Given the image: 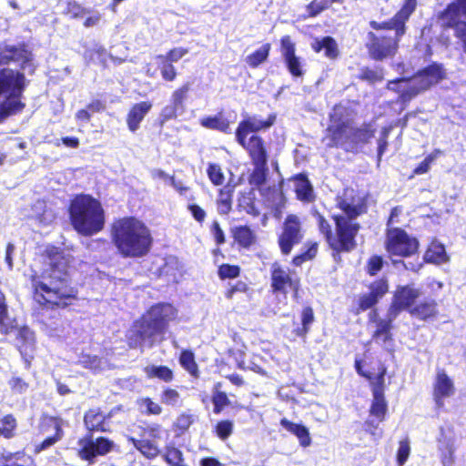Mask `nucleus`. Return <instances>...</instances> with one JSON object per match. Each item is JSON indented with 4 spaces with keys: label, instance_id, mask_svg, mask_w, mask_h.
Masks as SVG:
<instances>
[{
    "label": "nucleus",
    "instance_id": "nucleus-17",
    "mask_svg": "<svg viewBox=\"0 0 466 466\" xmlns=\"http://www.w3.org/2000/svg\"><path fill=\"white\" fill-rule=\"evenodd\" d=\"M370 53L374 59L382 60L394 56L397 52L400 38L396 36L393 38L387 36L378 37L374 34H370Z\"/></svg>",
    "mask_w": 466,
    "mask_h": 466
},
{
    "label": "nucleus",
    "instance_id": "nucleus-58",
    "mask_svg": "<svg viewBox=\"0 0 466 466\" xmlns=\"http://www.w3.org/2000/svg\"><path fill=\"white\" fill-rule=\"evenodd\" d=\"M228 402V398L226 393L221 391L215 393L213 396L214 412L220 413Z\"/></svg>",
    "mask_w": 466,
    "mask_h": 466
},
{
    "label": "nucleus",
    "instance_id": "nucleus-23",
    "mask_svg": "<svg viewBox=\"0 0 466 466\" xmlns=\"http://www.w3.org/2000/svg\"><path fill=\"white\" fill-rule=\"evenodd\" d=\"M280 425L289 432L295 435L302 447H309L311 444V438L309 429L302 424L294 423L286 418L280 420Z\"/></svg>",
    "mask_w": 466,
    "mask_h": 466
},
{
    "label": "nucleus",
    "instance_id": "nucleus-31",
    "mask_svg": "<svg viewBox=\"0 0 466 466\" xmlns=\"http://www.w3.org/2000/svg\"><path fill=\"white\" fill-rule=\"evenodd\" d=\"M270 48V44H264L258 50L246 57L247 64L253 68L258 67L267 60Z\"/></svg>",
    "mask_w": 466,
    "mask_h": 466
},
{
    "label": "nucleus",
    "instance_id": "nucleus-56",
    "mask_svg": "<svg viewBox=\"0 0 466 466\" xmlns=\"http://www.w3.org/2000/svg\"><path fill=\"white\" fill-rule=\"evenodd\" d=\"M233 431V423L229 420H222L217 424L216 432L221 440L228 439Z\"/></svg>",
    "mask_w": 466,
    "mask_h": 466
},
{
    "label": "nucleus",
    "instance_id": "nucleus-54",
    "mask_svg": "<svg viewBox=\"0 0 466 466\" xmlns=\"http://www.w3.org/2000/svg\"><path fill=\"white\" fill-rule=\"evenodd\" d=\"M440 150H436L428 157L414 169V174L421 175L429 171L431 163L436 159L437 156L441 154Z\"/></svg>",
    "mask_w": 466,
    "mask_h": 466
},
{
    "label": "nucleus",
    "instance_id": "nucleus-34",
    "mask_svg": "<svg viewBox=\"0 0 466 466\" xmlns=\"http://www.w3.org/2000/svg\"><path fill=\"white\" fill-rule=\"evenodd\" d=\"M179 362L192 376L198 377V369L192 351L183 350L179 357Z\"/></svg>",
    "mask_w": 466,
    "mask_h": 466
},
{
    "label": "nucleus",
    "instance_id": "nucleus-51",
    "mask_svg": "<svg viewBox=\"0 0 466 466\" xmlns=\"http://www.w3.org/2000/svg\"><path fill=\"white\" fill-rule=\"evenodd\" d=\"M55 428L56 431V435L54 437H49L46 439L39 446L36 447V451L39 452L41 451L47 449L48 447L54 445L57 441L61 439L63 432L59 422L56 420L55 421Z\"/></svg>",
    "mask_w": 466,
    "mask_h": 466
},
{
    "label": "nucleus",
    "instance_id": "nucleus-7",
    "mask_svg": "<svg viewBox=\"0 0 466 466\" xmlns=\"http://www.w3.org/2000/svg\"><path fill=\"white\" fill-rule=\"evenodd\" d=\"M24 87L23 74L10 68L0 70V123L23 109L19 97Z\"/></svg>",
    "mask_w": 466,
    "mask_h": 466
},
{
    "label": "nucleus",
    "instance_id": "nucleus-9",
    "mask_svg": "<svg viewBox=\"0 0 466 466\" xmlns=\"http://www.w3.org/2000/svg\"><path fill=\"white\" fill-rule=\"evenodd\" d=\"M418 241L400 228L388 230L386 248L390 256L410 257L418 250Z\"/></svg>",
    "mask_w": 466,
    "mask_h": 466
},
{
    "label": "nucleus",
    "instance_id": "nucleus-64",
    "mask_svg": "<svg viewBox=\"0 0 466 466\" xmlns=\"http://www.w3.org/2000/svg\"><path fill=\"white\" fill-rule=\"evenodd\" d=\"M379 299H377L370 292L364 294L360 298V308L362 310H366L374 306Z\"/></svg>",
    "mask_w": 466,
    "mask_h": 466
},
{
    "label": "nucleus",
    "instance_id": "nucleus-47",
    "mask_svg": "<svg viewBox=\"0 0 466 466\" xmlns=\"http://www.w3.org/2000/svg\"><path fill=\"white\" fill-rule=\"evenodd\" d=\"M64 12L66 15H70L72 18L81 17L84 15L89 13V11H86L76 2H71V1L66 2V6L64 9Z\"/></svg>",
    "mask_w": 466,
    "mask_h": 466
},
{
    "label": "nucleus",
    "instance_id": "nucleus-38",
    "mask_svg": "<svg viewBox=\"0 0 466 466\" xmlns=\"http://www.w3.org/2000/svg\"><path fill=\"white\" fill-rule=\"evenodd\" d=\"M79 363L86 369L98 371L103 369L104 362L95 355L83 354L79 359Z\"/></svg>",
    "mask_w": 466,
    "mask_h": 466
},
{
    "label": "nucleus",
    "instance_id": "nucleus-44",
    "mask_svg": "<svg viewBox=\"0 0 466 466\" xmlns=\"http://www.w3.org/2000/svg\"><path fill=\"white\" fill-rule=\"evenodd\" d=\"M165 459L171 466H177L183 463L182 452L174 447L167 448Z\"/></svg>",
    "mask_w": 466,
    "mask_h": 466
},
{
    "label": "nucleus",
    "instance_id": "nucleus-5",
    "mask_svg": "<svg viewBox=\"0 0 466 466\" xmlns=\"http://www.w3.org/2000/svg\"><path fill=\"white\" fill-rule=\"evenodd\" d=\"M112 239L124 257H142L146 255L152 243L147 227L135 218H124L112 226Z\"/></svg>",
    "mask_w": 466,
    "mask_h": 466
},
{
    "label": "nucleus",
    "instance_id": "nucleus-29",
    "mask_svg": "<svg viewBox=\"0 0 466 466\" xmlns=\"http://www.w3.org/2000/svg\"><path fill=\"white\" fill-rule=\"evenodd\" d=\"M386 411L387 403L384 395H381L380 390H377L373 394V400L370 410V415L376 417L379 422H381L384 420Z\"/></svg>",
    "mask_w": 466,
    "mask_h": 466
},
{
    "label": "nucleus",
    "instance_id": "nucleus-20",
    "mask_svg": "<svg viewBox=\"0 0 466 466\" xmlns=\"http://www.w3.org/2000/svg\"><path fill=\"white\" fill-rule=\"evenodd\" d=\"M17 347L25 362L26 368H29L31 361L34 358L33 353L35 351V334L26 327H24L18 330L17 334Z\"/></svg>",
    "mask_w": 466,
    "mask_h": 466
},
{
    "label": "nucleus",
    "instance_id": "nucleus-60",
    "mask_svg": "<svg viewBox=\"0 0 466 466\" xmlns=\"http://www.w3.org/2000/svg\"><path fill=\"white\" fill-rule=\"evenodd\" d=\"M179 398V393L176 390L167 389L162 393L161 401L167 405H176Z\"/></svg>",
    "mask_w": 466,
    "mask_h": 466
},
{
    "label": "nucleus",
    "instance_id": "nucleus-43",
    "mask_svg": "<svg viewBox=\"0 0 466 466\" xmlns=\"http://www.w3.org/2000/svg\"><path fill=\"white\" fill-rule=\"evenodd\" d=\"M139 409L142 412H146L147 414H154L158 415L161 413V407L151 400L149 398H143L138 400Z\"/></svg>",
    "mask_w": 466,
    "mask_h": 466
},
{
    "label": "nucleus",
    "instance_id": "nucleus-62",
    "mask_svg": "<svg viewBox=\"0 0 466 466\" xmlns=\"http://www.w3.org/2000/svg\"><path fill=\"white\" fill-rule=\"evenodd\" d=\"M383 259L380 256H373L369 259L368 262V272L370 275L377 274L382 268Z\"/></svg>",
    "mask_w": 466,
    "mask_h": 466
},
{
    "label": "nucleus",
    "instance_id": "nucleus-25",
    "mask_svg": "<svg viewBox=\"0 0 466 466\" xmlns=\"http://www.w3.org/2000/svg\"><path fill=\"white\" fill-rule=\"evenodd\" d=\"M295 191L299 199L309 202L313 200V188L304 175H299L295 178Z\"/></svg>",
    "mask_w": 466,
    "mask_h": 466
},
{
    "label": "nucleus",
    "instance_id": "nucleus-11",
    "mask_svg": "<svg viewBox=\"0 0 466 466\" xmlns=\"http://www.w3.org/2000/svg\"><path fill=\"white\" fill-rule=\"evenodd\" d=\"M303 238L301 221L296 215H289L279 237V245L282 254L289 255L293 246L298 245Z\"/></svg>",
    "mask_w": 466,
    "mask_h": 466
},
{
    "label": "nucleus",
    "instance_id": "nucleus-4",
    "mask_svg": "<svg viewBox=\"0 0 466 466\" xmlns=\"http://www.w3.org/2000/svg\"><path fill=\"white\" fill-rule=\"evenodd\" d=\"M356 112L349 104H339L330 114V124L327 129L329 147H342L352 149L359 143L369 141L374 135L370 125L357 127L354 124Z\"/></svg>",
    "mask_w": 466,
    "mask_h": 466
},
{
    "label": "nucleus",
    "instance_id": "nucleus-45",
    "mask_svg": "<svg viewBox=\"0 0 466 466\" xmlns=\"http://www.w3.org/2000/svg\"><path fill=\"white\" fill-rule=\"evenodd\" d=\"M106 55V49L97 44L85 51L84 56L86 60L95 62L96 59L102 61V57Z\"/></svg>",
    "mask_w": 466,
    "mask_h": 466
},
{
    "label": "nucleus",
    "instance_id": "nucleus-53",
    "mask_svg": "<svg viewBox=\"0 0 466 466\" xmlns=\"http://www.w3.org/2000/svg\"><path fill=\"white\" fill-rule=\"evenodd\" d=\"M160 72L163 79L166 81H173L177 77V71L175 66L170 62L159 61Z\"/></svg>",
    "mask_w": 466,
    "mask_h": 466
},
{
    "label": "nucleus",
    "instance_id": "nucleus-61",
    "mask_svg": "<svg viewBox=\"0 0 466 466\" xmlns=\"http://www.w3.org/2000/svg\"><path fill=\"white\" fill-rule=\"evenodd\" d=\"M9 386L15 393L22 394L28 389V383L19 377H14L9 380Z\"/></svg>",
    "mask_w": 466,
    "mask_h": 466
},
{
    "label": "nucleus",
    "instance_id": "nucleus-30",
    "mask_svg": "<svg viewBox=\"0 0 466 466\" xmlns=\"http://www.w3.org/2000/svg\"><path fill=\"white\" fill-rule=\"evenodd\" d=\"M144 371L148 379L157 378L165 382L173 380V372L167 366L149 365L144 369Z\"/></svg>",
    "mask_w": 466,
    "mask_h": 466
},
{
    "label": "nucleus",
    "instance_id": "nucleus-41",
    "mask_svg": "<svg viewBox=\"0 0 466 466\" xmlns=\"http://www.w3.org/2000/svg\"><path fill=\"white\" fill-rule=\"evenodd\" d=\"M188 53V50L184 47H176L171 49L167 55L157 56L156 58L159 61H166L175 63L179 61L184 56Z\"/></svg>",
    "mask_w": 466,
    "mask_h": 466
},
{
    "label": "nucleus",
    "instance_id": "nucleus-35",
    "mask_svg": "<svg viewBox=\"0 0 466 466\" xmlns=\"http://www.w3.org/2000/svg\"><path fill=\"white\" fill-rule=\"evenodd\" d=\"M201 125L207 128L216 129L225 133L230 131L229 123L226 119L218 116L203 118L201 119Z\"/></svg>",
    "mask_w": 466,
    "mask_h": 466
},
{
    "label": "nucleus",
    "instance_id": "nucleus-52",
    "mask_svg": "<svg viewBox=\"0 0 466 466\" xmlns=\"http://www.w3.org/2000/svg\"><path fill=\"white\" fill-rule=\"evenodd\" d=\"M317 251H318L317 244L316 243L311 244L304 253H302L299 256H296L293 258V264L296 266H300L305 261L313 258L316 256Z\"/></svg>",
    "mask_w": 466,
    "mask_h": 466
},
{
    "label": "nucleus",
    "instance_id": "nucleus-15",
    "mask_svg": "<svg viewBox=\"0 0 466 466\" xmlns=\"http://www.w3.org/2000/svg\"><path fill=\"white\" fill-rule=\"evenodd\" d=\"M432 389L433 399L438 408H442L444 400L455 393L454 382L443 370H437Z\"/></svg>",
    "mask_w": 466,
    "mask_h": 466
},
{
    "label": "nucleus",
    "instance_id": "nucleus-21",
    "mask_svg": "<svg viewBox=\"0 0 466 466\" xmlns=\"http://www.w3.org/2000/svg\"><path fill=\"white\" fill-rule=\"evenodd\" d=\"M31 54L23 46L9 45L0 46V65L7 64L10 61L20 63L23 66L30 61Z\"/></svg>",
    "mask_w": 466,
    "mask_h": 466
},
{
    "label": "nucleus",
    "instance_id": "nucleus-39",
    "mask_svg": "<svg viewBox=\"0 0 466 466\" xmlns=\"http://www.w3.org/2000/svg\"><path fill=\"white\" fill-rule=\"evenodd\" d=\"M332 3L331 0H313L306 6V10L309 16L315 17L328 9Z\"/></svg>",
    "mask_w": 466,
    "mask_h": 466
},
{
    "label": "nucleus",
    "instance_id": "nucleus-32",
    "mask_svg": "<svg viewBox=\"0 0 466 466\" xmlns=\"http://www.w3.org/2000/svg\"><path fill=\"white\" fill-rule=\"evenodd\" d=\"M234 237L236 241L244 248L251 246L256 239L253 231L246 226L236 228Z\"/></svg>",
    "mask_w": 466,
    "mask_h": 466
},
{
    "label": "nucleus",
    "instance_id": "nucleus-1",
    "mask_svg": "<svg viewBox=\"0 0 466 466\" xmlns=\"http://www.w3.org/2000/svg\"><path fill=\"white\" fill-rule=\"evenodd\" d=\"M338 207L344 215L333 217L336 224V233L333 234L329 222L319 212L315 213L320 232L325 236L329 245L338 252L350 251L356 247L355 237L359 225L354 219L363 212V205L360 198L353 196V190H346L338 198Z\"/></svg>",
    "mask_w": 466,
    "mask_h": 466
},
{
    "label": "nucleus",
    "instance_id": "nucleus-14",
    "mask_svg": "<svg viewBox=\"0 0 466 466\" xmlns=\"http://www.w3.org/2000/svg\"><path fill=\"white\" fill-rule=\"evenodd\" d=\"M460 10L455 4L450 5L441 14V20L443 26L454 29V35L462 43L463 52L466 53V22L460 20Z\"/></svg>",
    "mask_w": 466,
    "mask_h": 466
},
{
    "label": "nucleus",
    "instance_id": "nucleus-22",
    "mask_svg": "<svg viewBox=\"0 0 466 466\" xmlns=\"http://www.w3.org/2000/svg\"><path fill=\"white\" fill-rule=\"evenodd\" d=\"M151 108L152 103L149 101H142L131 106L127 116V125L131 132H136L140 127V123Z\"/></svg>",
    "mask_w": 466,
    "mask_h": 466
},
{
    "label": "nucleus",
    "instance_id": "nucleus-28",
    "mask_svg": "<svg viewBox=\"0 0 466 466\" xmlns=\"http://www.w3.org/2000/svg\"><path fill=\"white\" fill-rule=\"evenodd\" d=\"M85 424L89 431H106L105 416L96 410H90L85 415Z\"/></svg>",
    "mask_w": 466,
    "mask_h": 466
},
{
    "label": "nucleus",
    "instance_id": "nucleus-40",
    "mask_svg": "<svg viewBox=\"0 0 466 466\" xmlns=\"http://www.w3.org/2000/svg\"><path fill=\"white\" fill-rule=\"evenodd\" d=\"M1 423L3 425V428H1L2 435L6 439L13 438L16 428L15 418L11 414L6 415L1 420Z\"/></svg>",
    "mask_w": 466,
    "mask_h": 466
},
{
    "label": "nucleus",
    "instance_id": "nucleus-18",
    "mask_svg": "<svg viewBox=\"0 0 466 466\" xmlns=\"http://www.w3.org/2000/svg\"><path fill=\"white\" fill-rule=\"evenodd\" d=\"M276 120L275 115L268 116L267 120H262L258 116H249L247 119L241 121L236 131V137L239 144H244L249 132H256L261 129H267L270 127Z\"/></svg>",
    "mask_w": 466,
    "mask_h": 466
},
{
    "label": "nucleus",
    "instance_id": "nucleus-24",
    "mask_svg": "<svg viewBox=\"0 0 466 466\" xmlns=\"http://www.w3.org/2000/svg\"><path fill=\"white\" fill-rule=\"evenodd\" d=\"M312 48L318 53L324 50L325 56L329 59H334L339 56L338 45L330 36H325L320 40L316 39L312 44Z\"/></svg>",
    "mask_w": 466,
    "mask_h": 466
},
{
    "label": "nucleus",
    "instance_id": "nucleus-6",
    "mask_svg": "<svg viewBox=\"0 0 466 466\" xmlns=\"http://www.w3.org/2000/svg\"><path fill=\"white\" fill-rule=\"evenodd\" d=\"M73 228L83 236L101 231L105 225V212L100 202L88 195L76 197L69 208Z\"/></svg>",
    "mask_w": 466,
    "mask_h": 466
},
{
    "label": "nucleus",
    "instance_id": "nucleus-2",
    "mask_svg": "<svg viewBox=\"0 0 466 466\" xmlns=\"http://www.w3.org/2000/svg\"><path fill=\"white\" fill-rule=\"evenodd\" d=\"M70 257L64 255L56 248L49 252L48 268L38 275L32 276V285L36 295L46 302L59 307L68 305V300L75 299L76 291L66 281Z\"/></svg>",
    "mask_w": 466,
    "mask_h": 466
},
{
    "label": "nucleus",
    "instance_id": "nucleus-50",
    "mask_svg": "<svg viewBox=\"0 0 466 466\" xmlns=\"http://www.w3.org/2000/svg\"><path fill=\"white\" fill-rule=\"evenodd\" d=\"M394 319H390V311L388 312V319H379L377 321V329L373 334L374 339H380L383 333L390 332L391 328V321Z\"/></svg>",
    "mask_w": 466,
    "mask_h": 466
},
{
    "label": "nucleus",
    "instance_id": "nucleus-55",
    "mask_svg": "<svg viewBox=\"0 0 466 466\" xmlns=\"http://www.w3.org/2000/svg\"><path fill=\"white\" fill-rule=\"evenodd\" d=\"M189 88H190L189 84H185L180 88L174 91V93L172 94V101L176 106H177V107L183 106L184 100L187 97Z\"/></svg>",
    "mask_w": 466,
    "mask_h": 466
},
{
    "label": "nucleus",
    "instance_id": "nucleus-8",
    "mask_svg": "<svg viewBox=\"0 0 466 466\" xmlns=\"http://www.w3.org/2000/svg\"><path fill=\"white\" fill-rule=\"evenodd\" d=\"M446 76L441 65L432 64L411 78L402 77L388 83L390 90L400 94L403 101L410 100L420 92L428 89L431 86L439 83Z\"/></svg>",
    "mask_w": 466,
    "mask_h": 466
},
{
    "label": "nucleus",
    "instance_id": "nucleus-59",
    "mask_svg": "<svg viewBox=\"0 0 466 466\" xmlns=\"http://www.w3.org/2000/svg\"><path fill=\"white\" fill-rule=\"evenodd\" d=\"M410 444L407 441H401L399 445L397 461L399 466H403L410 456Z\"/></svg>",
    "mask_w": 466,
    "mask_h": 466
},
{
    "label": "nucleus",
    "instance_id": "nucleus-19",
    "mask_svg": "<svg viewBox=\"0 0 466 466\" xmlns=\"http://www.w3.org/2000/svg\"><path fill=\"white\" fill-rule=\"evenodd\" d=\"M240 145L248 151L256 169H264L268 157L262 138L258 136H251L248 141L244 139V144Z\"/></svg>",
    "mask_w": 466,
    "mask_h": 466
},
{
    "label": "nucleus",
    "instance_id": "nucleus-57",
    "mask_svg": "<svg viewBox=\"0 0 466 466\" xmlns=\"http://www.w3.org/2000/svg\"><path fill=\"white\" fill-rule=\"evenodd\" d=\"M218 275L222 279H234L239 275V268L237 266L224 264L219 267Z\"/></svg>",
    "mask_w": 466,
    "mask_h": 466
},
{
    "label": "nucleus",
    "instance_id": "nucleus-12",
    "mask_svg": "<svg viewBox=\"0 0 466 466\" xmlns=\"http://www.w3.org/2000/svg\"><path fill=\"white\" fill-rule=\"evenodd\" d=\"M299 287V280L297 278L292 277L290 270L288 268H283L278 262L272 264L271 288L274 291L286 293L288 289H290L295 292V296H297Z\"/></svg>",
    "mask_w": 466,
    "mask_h": 466
},
{
    "label": "nucleus",
    "instance_id": "nucleus-48",
    "mask_svg": "<svg viewBox=\"0 0 466 466\" xmlns=\"http://www.w3.org/2000/svg\"><path fill=\"white\" fill-rule=\"evenodd\" d=\"M281 54L284 60L296 56L295 45L289 35H286L281 39Z\"/></svg>",
    "mask_w": 466,
    "mask_h": 466
},
{
    "label": "nucleus",
    "instance_id": "nucleus-37",
    "mask_svg": "<svg viewBox=\"0 0 466 466\" xmlns=\"http://www.w3.org/2000/svg\"><path fill=\"white\" fill-rule=\"evenodd\" d=\"M207 175L214 186H222L225 182V176L219 165L209 163Z\"/></svg>",
    "mask_w": 466,
    "mask_h": 466
},
{
    "label": "nucleus",
    "instance_id": "nucleus-63",
    "mask_svg": "<svg viewBox=\"0 0 466 466\" xmlns=\"http://www.w3.org/2000/svg\"><path fill=\"white\" fill-rule=\"evenodd\" d=\"M187 209L198 222L202 223L205 220L206 211L198 205L189 204Z\"/></svg>",
    "mask_w": 466,
    "mask_h": 466
},
{
    "label": "nucleus",
    "instance_id": "nucleus-10",
    "mask_svg": "<svg viewBox=\"0 0 466 466\" xmlns=\"http://www.w3.org/2000/svg\"><path fill=\"white\" fill-rule=\"evenodd\" d=\"M418 5L417 0H404L400 9L389 21L378 23L371 22L370 25L375 30L389 29L395 31V36L400 38L406 32V22L414 13Z\"/></svg>",
    "mask_w": 466,
    "mask_h": 466
},
{
    "label": "nucleus",
    "instance_id": "nucleus-33",
    "mask_svg": "<svg viewBox=\"0 0 466 466\" xmlns=\"http://www.w3.org/2000/svg\"><path fill=\"white\" fill-rule=\"evenodd\" d=\"M411 314L421 319H427L429 318L434 317L437 313L436 309V303L432 301L424 302L417 307H415L413 309H411Z\"/></svg>",
    "mask_w": 466,
    "mask_h": 466
},
{
    "label": "nucleus",
    "instance_id": "nucleus-26",
    "mask_svg": "<svg viewBox=\"0 0 466 466\" xmlns=\"http://www.w3.org/2000/svg\"><path fill=\"white\" fill-rule=\"evenodd\" d=\"M424 259L427 262L434 264L446 262L448 260V256L444 246L437 242H432L424 255Z\"/></svg>",
    "mask_w": 466,
    "mask_h": 466
},
{
    "label": "nucleus",
    "instance_id": "nucleus-42",
    "mask_svg": "<svg viewBox=\"0 0 466 466\" xmlns=\"http://www.w3.org/2000/svg\"><path fill=\"white\" fill-rule=\"evenodd\" d=\"M314 321L313 309L310 307L303 309L301 313L302 329L298 331L299 336L306 335L309 330V326Z\"/></svg>",
    "mask_w": 466,
    "mask_h": 466
},
{
    "label": "nucleus",
    "instance_id": "nucleus-3",
    "mask_svg": "<svg viewBox=\"0 0 466 466\" xmlns=\"http://www.w3.org/2000/svg\"><path fill=\"white\" fill-rule=\"evenodd\" d=\"M177 317L176 309L167 303L152 306L137 320L127 334L131 348H151L163 339L168 323Z\"/></svg>",
    "mask_w": 466,
    "mask_h": 466
},
{
    "label": "nucleus",
    "instance_id": "nucleus-49",
    "mask_svg": "<svg viewBox=\"0 0 466 466\" xmlns=\"http://www.w3.org/2000/svg\"><path fill=\"white\" fill-rule=\"evenodd\" d=\"M287 67L289 73L293 76H301L303 75L301 60L299 56H293L289 59L285 60Z\"/></svg>",
    "mask_w": 466,
    "mask_h": 466
},
{
    "label": "nucleus",
    "instance_id": "nucleus-13",
    "mask_svg": "<svg viewBox=\"0 0 466 466\" xmlns=\"http://www.w3.org/2000/svg\"><path fill=\"white\" fill-rule=\"evenodd\" d=\"M81 447L79 456L86 461H91L96 456H103L111 451L115 446L114 442L106 438L100 437L93 441L84 439L79 441Z\"/></svg>",
    "mask_w": 466,
    "mask_h": 466
},
{
    "label": "nucleus",
    "instance_id": "nucleus-16",
    "mask_svg": "<svg viewBox=\"0 0 466 466\" xmlns=\"http://www.w3.org/2000/svg\"><path fill=\"white\" fill-rule=\"evenodd\" d=\"M420 295V290L412 286L399 287L389 309L390 319H395L400 310L410 308Z\"/></svg>",
    "mask_w": 466,
    "mask_h": 466
},
{
    "label": "nucleus",
    "instance_id": "nucleus-27",
    "mask_svg": "<svg viewBox=\"0 0 466 466\" xmlns=\"http://www.w3.org/2000/svg\"><path fill=\"white\" fill-rule=\"evenodd\" d=\"M15 327V320L12 319L7 310L5 297L0 291V331L3 334L9 333Z\"/></svg>",
    "mask_w": 466,
    "mask_h": 466
},
{
    "label": "nucleus",
    "instance_id": "nucleus-46",
    "mask_svg": "<svg viewBox=\"0 0 466 466\" xmlns=\"http://www.w3.org/2000/svg\"><path fill=\"white\" fill-rule=\"evenodd\" d=\"M370 293L377 299L382 298L389 290V285L386 279H380L370 285Z\"/></svg>",
    "mask_w": 466,
    "mask_h": 466
},
{
    "label": "nucleus",
    "instance_id": "nucleus-36",
    "mask_svg": "<svg viewBox=\"0 0 466 466\" xmlns=\"http://www.w3.org/2000/svg\"><path fill=\"white\" fill-rule=\"evenodd\" d=\"M134 446L146 457L147 458H153L156 457L159 450L154 443L146 441V440H140L137 441L135 439H131Z\"/></svg>",
    "mask_w": 466,
    "mask_h": 466
}]
</instances>
